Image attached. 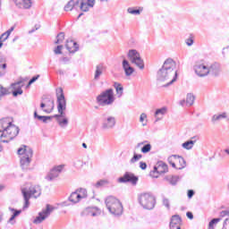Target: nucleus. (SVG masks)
I'll return each instance as SVG.
<instances>
[{
	"mask_svg": "<svg viewBox=\"0 0 229 229\" xmlns=\"http://www.w3.org/2000/svg\"><path fill=\"white\" fill-rule=\"evenodd\" d=\"M178 78V71H176V62L172 58L166 59L160 70L157 72V81H166L163 87H169L176 81Z\"/></svg>",
	"mask_w": 229,
	"mask_h": 229,
	"instance_id": "1",
	"label": "nucleus"
},
{
	"mask_svg": "<svg viewBox=\"0 0 229 229\" xmlns=\"http://www.w3.org/2000/svg\"><path fill=\"white\" fill-rule=\"evenodd\" d=\"M57 98V110L59 114H55L54 117L56 119L61 128H67L69 125V119L65 117L64 110L67 109V100H65V95H64V89L59 88L56 90Z\"/></svg>",
	"mask_w": 229,
	"mask_h": 229,
	"instance_id": "2",
	"label": "nucleus"
},
{
	"mask_svg": "<svg viewBox=\"0 0 229 229\" xmlns=\"http://www.w3.org/2000/svg\"><path fill=\"white\" fill-rule=\"evenodd\" d=\"M63 207H69L67 202L58 203L57 206H53L51 204H47L46 208H43L42 210L38 214V216L33 220L34 225H40L44 223L55 212V210H58V208H62Z\"/></svg>",
	"mask_w": 229,
	"mask_h": 229,
	"instance_id": "3",
	"label": "nucleus"
},
{
	"mask_svg": "<svg viewBox=\"0 0 229 229\" xmlns=\"http://www.w3.org/2000/svg\"><path fill=\"white\" fill-rule=\"evenodd\" d=\"M18 155L20 156V164L21 169L28 170L30 164H31V158H33V149L31 148L23 145L18 149Z\"/></svg>",
	"mask_w": 229,
	"mask_h": 229,
	"instance_id": "4",
	"label": "nucleus"
},
{
	"mask_svg": "<svg viewBox=\"0 0 229 229\" xmlns=\"http://www.w3.org/2000/svg\"><path fill=\"white\" fill-rule=\"evenodd\" d=\"M19 135V127L9 122V125L5 128L4 132L0 135L1 142L8 143L10 140H13L15 137Z\"/></svg>",
	"mask_w": 229,
	"mask_h": 229,
	"instance_id": "5",
	"label": "nucleus"
},
{
	"mask_svg": "<svg viewBox=\"0 0 229 229\" xmlns=\"http://www.w3.org/2000/svg\"><path fill=\"white\" fill-rule=\"evenodd\" d=\"M23 198L25 201H30V199H37L42 194V190L38 185L30 184L21 190Z\"/></svg>",
	"mask_w": 229,
	"mask_h": 229,
	"instance_id": "6",
	"label": "nucleus"
},
{
	"mask_svg": "<svg viewBox=\"0 0 229 229\" xmlns=\"http://www.w3.org/2000/svg\"><path fill=\"white\" fill-rule=\"evenodd\" d=\"M97 101L100 106H108L110 105H114V101H115V97H114V89H108L100 93L97 97Z\"/></svg>",
	"mask_w": 229,
	"mask_h": 229,
	"instance_id": "7",
	"label": "nucleus"
},
{
	"mask_svg": "<svg viewBox=\"0 0 229 229\" xmlns=\"http://www.w3.org/2000/svg\"><path fill=\"white\" fill-rule=\"evenodd\" d=\"M127 58H129L131 64H133L134 65H136V67H139L140 71L144 69V60L140 56V53H139V51H137L136 49L129 50L127 54Z\"/></svg>",
	"mask_w": 229,
	"mask_h": 229,
	"instance_id": "8",
	"label": "nucleus"
},
{
	"mask_svg": "<svg viewBox=\"0 0 229 229\" xmlns=\"http://www.w3.org/2000/svg\"><path fill=\"white\" fill-rule=\"evenodd\" d=\"M116 124L117 119H115V116L106 113L102 114V130H114Z\"/></svg>",
	"mask_w": 229,
	"mask_h": 229,
	"instance_id": "9",
	"label": "nucleus"
},
{
	"mask_svg": "<svg viewBox=\"0 0 229 229\" xmlns=\"http://www.w3.org/2000/svg\"><path fill=\"white\" fill-rule=\"evenodd\" d=\"M168 163L171 164L174 169H185L187 162L185 159L178 155H172L168 157Z\"/></svg>",
	"mask_w": 229,
	"mask_h": 229,
	"instance_id": "10",
	"label": "nucleus"
},
{
	"mask_svg": "<svg viewBox=\"0 0 229 229\" xmlns=\"http://www.w3.org/2000/svg\"><path fill=\"white\" fill-rule=\"evenodd\" d=\"M89 198V193L85 188H78L68 197V201H81Z\"/></svg>",
	"mask_w": 229,
	"mask_h": 229,
	"instance_id": "11",
	"label": "nucleus"
},
{
	"mask_svg": "<svg viewBox=\"0 0 229 229\" xmlns=\"http://www.w3.org/2000/svg\"><path fill=\"white\" fill-rule=\"evenodd\" d=\"M167 171H169L167 164L164 163V161H158L154 166V170L149 173V176L151 178H158V174H165Z\"/></svg>",
	"mask_w": 229,
	"mask_h": 229,
	"instance_id": "12",
	"label": "nucleus"
},
{
	"mask_svg": "<svg viewBox=\"0 0 229 229\" xmlns=\"http://www.w3.org/2000/svg\"><path fill=\"white\" fill-rule=\"evenodd\" d=\"M208 67L209 66L205 62L199 61L195 63L193 69L197 76L199 78H205L206 76H208Z\"/></svg>",
	"mask_w": 229,
	"mask_h": 229,
	"instance_id": "13",
	"label": "nucleus"
},
{
	"mask_svg": "<svg viewBox=\"0 0 229 229\" xmlns=\"http://www.w3.org/2000/svg\"><path fill=\"white\" fill-rule=\"evenodd\" d=\"M106 207L110 214H112L113 216L123 215V204L121 203V201L106 202Z\"/></svg>",
	"mask_w": 229,
	"mask_h": 229,
	"instance_id": "14",
	"label": "nucleus"
},
{
	"mask_svg": "<svg viewBox=\"0 0 229 229\" xmlns=\"http://www.w3.org/2000/svg\"><path fill=\"white\" fill-rule=\"evenodd\" d=\"M101 212V208L98 207H88L81 211V217H98Z\"/></svg>",
	"mask_w": 229,
	"mask_h": 229,
	"instance_id": "15",
	"label": "nucleus"
},
{
	"mask_svg": "<svg viewBox=\"0 0 229 229\" xmlns=\"http://www.w3.org/2000/svg\"><path fill=\"white\" fill-rule=\"evenodd\" d=\"M118 182L120 183H132V185H137V182H139V177L135 176V174L126 172L123 176L120 177L118 179Z\"/></svg>",
	"mask_w": 229,
	"mask_h": 229,
	"instance_id": "16",
	"label": "nucleus"
},
{
	"mask_svg": "<svg viewBox=\"0 0 229 229\" xmlns=\"http://www.w3.org/2000/svg\"><path fill=\"white\" fill-rule=\"evenodd\" d=\"M63 170H64L63 165L55 166L47 174V175L46 176V180H47V182H53V180L60 176V173H62Z\"/></svg>",
	"mask_w": 229,
	"mask_h": 229,
	"instance_id": "17",
	"label": "nucleus"
},
{
	"mask_svg": "<svg viewBox=\"0 0 229 229\" xmlns=\"http://www.w3.org/2000/svg\"><path fill=\"white\" fill-rule=\"evenodd\" d=\"M221 72L222 69L219 63H213L208 66V74H211V76L217 78L218 76H221Z\"/></svg>",
	"mask_w": 229,
	"mask_h": 229,
	"instance_id": "18",
	"label": "nucleus"
},
{
	"mask_svg": "<svg viewBox=\"0 0 229 229\" xmlns=\"http://www.w3.org/2000/svg\"><path fill=\"white\" fill-rule=\"evenodd\" d=\"M182 217L178 215H174L170 221V229H182Z\"/></svg>",
	"mask_w": 229,
	"mask_h": 229,
	"instance_id": "19",
	"label": "nucleus"
},
{
	"mask_svg": "<svg viewBox=\"0 0 229 229\" xmlns=\"http://www.w3.org/2000/svg\"><path fill=\"white\" fill-rule=\"evenodd\" d=\"M139 201H157V197L151 192H144L138 195Z\"/></svg>",
	"mask_w": 229,
	"mask_h": 229,
	"instance_id": "20",
	"label": "nucleus"
},
{
	"mask_svg": "<svg viewBox=\"0 0 229 229\" xmlns=\"http://www.w3.org/2000/svg\"><path fill=\"white\" fill-rule=\"evenodd\" d=\"M65 47L69 51V53L72 54L76 53L80 49V46L74 40H67Z\"/></svg>",
	"mask_w": 229,
	"mask_h": 229,
	"instance_id": "21",
	"label": "nucleus"
},
{
	"mask_svg": "<svg viewBox=\"0 0 229 229\" xmlns=\"http://www.w3.org/2000/svg\"><path fill=\"white\" fill-rule=\"evenodd\" d=\"M122 65H123V69L125 72V76H131V74H133V72H135V69L133 67H131V65L130 64V62H128V60L123 59Z\"/></svg>",
	"mask_w": 229,
	"mask_h": 229,
	"instance_id": "22",
	"label": "nucleus"
},
{
	"mask_svg": "<svg viewBox=\"0 0 229 229\" xmlns=\"http://www.w3.org/2000/svg\"><path fill=\"white\" fill-rule=\"evenodd\" d=\"M12 87L15 89L14 91H13V96H14V98H17V96H21L22 87H24V85L22 84V81L13 83Z\"/></svg>",
	"mask_w": 229,
	"mask_h": 229,
	"instance_id": "23",
	"label": "nucleus"
},
{
	"mask_svg": "<svg viewBox=\"0 0 229 229\" xmlns=\"http://www.w3.org/2000/svg\"><path fill=\"white\" fill-rule=\"evenodd\" d=\"M165 114H167V108L165 106L157 109L154 114V117L156 118L155 123L162 121Z\"/></svg>",
	"mask_w": 229,
	"mask_h": 229,
	"instance_id": "24",
	"label": "nucleus"
},
{
	"mask_svg": "<svg viewBox=\"0 0 229 229\" xmlns=\"http://www.w3.org/2000/svg\"><path fill=\"white\" fill-rule=\"evenodd\" d=\"M18 8H24L25 10H30L31 8V0H13Z\"/></svg>",
	"mask_w": 229,
	"mask_h": 229,
	"instance_id": "25",
	"label": "nucleus"
},
{
	"mask_svg": "<svg viewBox=\"0 0 229 229\" xmlns=\"http://www.w3.org/2000/svg\"><path fill=\"white\" fill-rule=\"evenodd\" d=\"M192 140H188L184 143L182 144V148H183V149H192V148H194V144H196V142L198 141V136H193L191 138Z\"/></svg>",
	"mask_w": 229,
	"mask_h": 229,
	"instance_id": "26",
	"label": "nucleus"
},
{
	"mask_svg": "<svg viewBox=\"0 0 229 229\" xmlns=\"http://www.w3.org/2000/svg\"><path fill=\"white\" fill-rule=\"evenodd\" d=\"M78 4H80V1L70 0L64 6V12H72L74 6H78Z\"/></svg>",
	"mask_w": 229,
	"mask_h": 229,
	"instance_id": "27",
	"label": "nucleus"
},
{
	"mask_svg": "<svg viewBox=\"0 0 229 229\" xmlns=\"http://www.w3.org/2000/svg\"><path fill=\"white\" fill-rule=\"evenodd\" d=\"M10 118H4L0 120V133H4V131L10 125Z\"/></svg>",
	"mask_w": 229,
	"mask_h": 229,
	"instance_id": "28",
	"label": "nucleus"
},
{
	"mask_svg": "<svg viewBox=\"0 0 229 229\" xmlns=\"http://www.w3.org/2000/svg\"><path fill=\"white\" fill-rule=\"evenodd\" d=\"M6 59L0 56V78L6 74Z\"/></svg>",
	"mask_w": 229,
	"mask_h": 229,
	"instance_id": "29",
	"label": "nucleus"
},
{
	"mask_svg": "<svg viewBox=\"0 0 229 229\" xmlns=\"http://www.w3.org/2000/svg\"><path fill=\"white\" fill-rule=\"evenodd\" d=\"M140 205L143 207L145 210H153L155 208V201H140Z\"/></svg>",
	"mask_w": 229,
	"mask_h": 229,
	"instance_id": "30",
	"label": "nucleus"
},
{
	"mask_svg": "<svg viewBox=\"0 0 229 229\" xmlns=\"http://www.w3.org/2000/svg\"><path fill=\"white\" fill-rule=\"evenodd\" d=\"M228 115L226 114V113L214 114L211 118V122L213 123V124H216V123L223 121V119H226Z\"/></svg>",
	"mask_w": 229,
	"mask_h": 229,
	"instance_id": "31",
	"label": "nucleus"
},
{
	"mask_svg": "<svg viewBox=\"0 0 229 229\" xmlns=\"http://www.w3.org/2000/svg\"><path fill=\"white\" fill-rule=\"evenodd\" d=\"M54 116H44V115H39L37 111L34 112V119H38V121H41V123H47L48 121H51Z\"/></svg>",
	"mask_w": 229,
	"mask_h": 229,
	"instance_id": "32",
	"label": "nucleus"
},
{
	"mask_svg": "<svg viewBox=\"0 0 229 229\" xmlns=\"http://www.w3.org/2000/svg\"><path fill=\"white\" fill-rule=\"evenodd\" d=\"M142 7H129L127 9V13H130L131 15H140L142 13Z\"/></svg>",
	"mask_w": 229,
	"mask_h": 229,
	"instance_id": "33",
	"label": "nucleus"
},
{
	"mask_svg": "<svg viewBox=\"0 0 229 229\" xmlns=\"http://www.w3.org/2000/svg\"><path fill=\"white\" fill-rule=\"evenodd\" d=\"M103 71H105V66L103 64H98L96 66L94 80H99L101 74H103Z\"/></svg>",
	"mask_w": 229,
	"mask_h": 229,
	"instance_id": "34",
	"label": "nucleus"
},
{
	"mask_svg": "<svg viewBox=\"0 0 229 229\" xmlns=\"http://www.w3.org/2000/svg\"><path fill=\"white\" fill-rule=\"evenodd\" d=\"M55 110V101L49 100L47 104H46V108L43 109L45 114H51Z\"/></svg>",
	"mask_w": 229,
	"mask_h": 229,
	"instance_id": "35",
	"label": "nucleus"
},
{
	"mask_svg": "<svg viewBox=\"0 0 229 229\" xmlns=\"http://www.w3.org/2000/svg\"><path fill=\"white\" fill-rule=\"evenodd\" d=\"M196 101V97L192 93H188L186 96V105L187 106H192Z\"/></svg>",
	"mask_w": 229,
	"mask_h": 229,
	"instance_id": "36",
	"label": "nucleus"
},
{
	"mask_svg": "<svg viewBox=\"0 0 229 229\" xmlns=\"http://www.w3.org/2000/svg\"><path fill=\"white\" fill-rule=\"evenodd\" d=\"M114 87L115 89L118 98H121V96H123V91L124 90V89L123 88V85H121V83L119 82H114Z\"/></svg>",
	"mask_w": 229,
	"mask_h": 229,
	"instance_id": "37",
	"label": "nucleus"
},
{
	"mask_svg": "<svg viewBox=\"0 0 229 229\" xmlns=\"http://www.w3.org/2000/svg\"><path fill=\"white\" fill-rule=\"evenodd\" d=\"M79 1V4L80 5V10H81V12H89V8H90L85 1L83 0H77Z\"/></svg>",
	"mask_w": 229,
	"mask_h": 229,
	"instance_id": "38",
	"label": "nucleus"
},
{
	"mask_svg": "<svg viewBox=\"0 0 229 229\" xmlns=\"http://www.w3.org/2000/svg\"><path fill=\"white\" fill-rule=\"evenodd\" d=\"M146 119H148V114H146L145 113H142L140 116V123H142V126H148V120Z\"/></svg>",
	"mask_w": 229,
	"mask_h": 229,
	"instance_id": "39",
	"label": "nucleus"
},
{
	"mask_svg": "<svg viewBox=\"0 0 229 229\" xmlns=\"http://www.w3.org/2000/svg\"><path fill=\"white\" fill-rule=\"evenodd\" d=\"M56 41L55 42V44H62V42H64V39L65 38V34L64 32H60L58 35H57V38H56Z\"/></svg>",
	"mask_w": 229,
	"mask_h": 229,
	"instance_id": "40",
	"label": "nucleus"
},
{
	"mask_svg": "<svg viewBox=\"0 0 229 229\" xmlns=\"http://www.w3.org/2000/svg\"><path fill=\"white\" fill-rule=\"evenodd\" d=\"M142 158V154H134L132 158L130 160L131 164H135V162H139Z\"/></svg>",
	"mask_w": 229,
	"mask_h": 229,
	"instance_id": "41",
	"label": "nucleus"
},
{
	"mask_svg": "<svg viewBox=\"0 0 229 229\" xmlns=\"http://www.w3.org/2000/svg\"><path fill=\"white\" fill-rule=\"evenodd\" d=\"M151 151V144L148 143L145 144L142 148H141V153H149Z\"/></svg>",
	"mask_w": 229,
	"mask_h": 229,
	"instance_id": "42",
	"label": "nucleus"
},
{
	"mask_svg": "<svg viewBox=\"0 0 229 229\" xmlns=\"http://www.w3.org/2000/svg\"><path fill=\"white\" fill-rule=\"evenodd\" d=\"M219 221H221V218H213L209 224H208V228L209 229H214V225H217V223H219Z\"/></svg>",
	"mask_w": 229,
	"mask_h": 229,
	"instance_id": "43",
	"label": "nucleus"
},
{
	"mask_svg": "<svg viewBox=\"0 0 229 229\" xmlns=\"http://www.w3.org/2000/svg\"><path fill=\"white\" fill-rule=\"evenodd\" d=\"M64 49V46L59 45L54 49L55 55H62V50Z\"/></svg>",
	"mask_w": 229,
	"mask_h": 229,
	"instance_id": "44",
	"label": "nucleus"
},
{
	"mask_svg": "<svg viewBox=\"0 0 229 229\" xmlns=\"http://www.w3.org/2000/svg\"><path fill=\"white\" fill-rule=\"evenodd\" d=\"M186 46H192L194 44V38L192 36H190V38L185 39Z\"/></svg>",
	"mask_w": 229,
	"mask_h": 229,
	"instance_id": "45",
	"label": "nucleus"
},
{
	"mask_svg": "<svg viewBox=\"0 0 229 229\" xmlns=\"http://www.w3.org/2000/svg\"><path fill=\"white\" fill-rule=\"evenodd\" d=\"M178 176H172L170 179H169V183H171V185H176V183H178Z\"/></svg>",
	"mask_w": 229,
	"mask_h": 229,
	"instance_id": "46",
	"label": "nucleus"
},
{
	"mask_svg": "<svg viewBox=\"0 0 229 229\" xmlns=\"http://www.w3.org/2000/svg\"><path fill=\"white\" fill-rule=\"evenodd\" d=\"M6 95H8V89L3 88V86L0 85V98H3V96Z\"/></svg>",
	"mask_w": 229,
	"mask_h": 229,
	"instance_id": "47",
	"label": "nucleus"
},
{
	"mask_svg": "<svg viewBox=\"0 0 229 229\" xmlns=\"http://www.w3.org/2000/svg\"><path fill=\"white\" fill-rule=\"evenodd\" d=\"M9 210L13 212V216H14V217H17V216H20V214L22 212V210H17L13 208H9Z\"/></svg>",
	"mask_w": 229,
	"mask_h": 229,
	"instance_id": "48",
	"label": "nucleus"
},
{
	"mask_svg": "<svg viewBox=\"0 0 229 229\" xmlns=\"http://www.w3.org/2000/svg\"><path fill=\"white\" fill-rule=\"evenodd\" d=\"M38 78H40V75H36V76L32 77L30 79V81H29L27 87H30L32 83H35V81H37V80H38Z\"/></svg>",
	"mask_w": 229,
	"mask_h": 229,
	"instance_id": "49",
	"label": "nucleus"
},
{
	"mask_svg": "<svg viewBox=\"0 0 229 229\" xmlns=\"http://www.w3.org/2000/svg\"><path fill=\"white\" fill-rule=\"evenodd\" d=\"M86 4L89 8H94V4H96V0H87Z\"/></svg>",
	"mask_w": 229,
	"mask_h": 229,
	"instance_id": "50",
	"label": "nucleus"
},
{
	"mask_svg": "<svg viewBox=\"0 0 229 229\" xmlns=\"http://www.w3.org/2000/svg\"><path fill=\"white\" fill-rule=\"evenodd\" d=\"M105 183H106V181H105V180L98 181L95 184V187H97V189H98V187H103V185H105Z\"/></svg>",
	"mask_w": 229,
	"mask_h": 229,
	"instance_id": "51",
	"label": "nucleus"
},
{
	"mask_svg": "<svg viewBox=\"0 0 229 229\" xmlns=\"http://www.w3.org/2000/svg\"><path fill=\"white\" fill-rule=\"evenodd\" d=\"M8 38H9V36H7L4 32L0 36L1 42H6Z\"/></svg>",
	"mask_w": 229,
	"mask_h": 229,
	"instance_id": "52",
	"label": "nucleus"
},
{
	"mask_svg": "<svg viewBox=\"0 0 229 229\" xmlns=\"http://www.w3.org/2000/svg\"><path fill=\"white\" fill-rule=\"evenodd\" d=\"M222 229H229V218H225Z\"/></svg>",
	"mask_w": 229,
	"mask_h": 229,
	"instance_id": "53",
	"label": "nucleus"
},
{
	"mask_svg": "<svg viewBox=\"0 0 229 229\" xmlns=\"http://www.w3.org/2000/svg\"><path fill=\"white\" fill-rule=\"evenodd\" d=\"M140 167L142 169V171H145V169H148V165L145 162H140Z\"/></svg>",
	"mask_w": 229,
	"mask_h": 229,
	"instance_id": "54",
	"label": "nucleus"
},
{
	"mask_svg": "<svg viewBox=\"0 0 229 229\" xmlns=\"http://www.w3.org/2000/svg\"><path fill=\"white\" fill-rule=\"evenodd\" d=\"M13 30H15V26L11 27L7 31H5L4 33L6 34L7 37H10V35H12V32L13 31Z\"/></svg>",
	"mask_w": 229,
	"mask_h": 229,
	"instance_id": "55",
	"label": "nucleus"
},
{
	"mask_svg": "<svg viewBox=\"0 0 229 229\" xmlns=\"http://www.w3.org/2000/svg\"><path fill=\"white\" fill-rule=\"evenodd\" d=\"M106 201H117V199L114 196H107Z\"/></svg>",
	"mask_w": 229,
	"mask_h": 229,
	"instance_id": "56",
	"label": "nucleus"
},
{
	"mask_svg": "<svg viewBox=\"0 0 229 229\" xmlns=\"http://www.w3.org/2000/svg\"><path fill=\"white\" fill-rule=\"evenodd\" d=\"M186 216H187L188 219H194V215H192V212H191V211H188L186 213Z\"/></svg>",
	"mask_w": 229,
	"mask_h": 229,
	"instance_id": "57",
	"label": "nucleus"
},
{
	"mask_svg": "<svg viewBox=\"0 0 229 229\" xmlns=\"http://www.w3.org/2000/svg\"><path fill=\"white\" fill-rule=\"evenodd\" d=\"M221 217H225V216H229V211L228 210H224L220 213Z\"/></svg>",
	"mask_w": 229,
	"mask_h": 229,
	"instance_id": "58",
	"label": "nucleus"
},
{
	"mask_svg": "<svg viewBox=\"0 0 229 229\" xmlns=\"http://www.w3.org/2000/svg\"><path fill=\"white\" fill-rule=\"evenodd\" d=\"M192 196H194V191L192 190H189L188 191V198L191 199V198H192Z\"/></svg>",
	"mask_w": 229,
	"mask_h": 229,
	"instance_id": "59",
	"label": "nucleus"
},
{
	"mask_svg": "<svg viewBox=\"0 0 229 229\" xmlns=\"http://www.w3.org/2000/svg\"><path fill=\"white\" fill-rule=\"evenodd\" d=\"M26 208H30V201H25L23 205V210H26Z\"/></svg>",
	"mask_w": 229,
	"mask_h": 229,
	"instance_id": "60",
	"label": "nucleus"
},
{
	"mask_svg": "<svg viewBox=\"0 0 229 229\" xmlns=\"http://www.w3.org/2000/svg\"><path fill=\"white\" fill-rule=\"evenodd\" d=\"M13 219H15V216L12 215V216L9 219V223L14 224Z\"/></svg>",
	"mask_w": 229,
	"mask_h": 229,
	"instance_id": "61",
	"label": "nucleus"
},
{
	"mask_svg": "<svg viewBox=\"0 0 229 229\" xmlns=\"http://www.w3.org/2000/svg\"><path fill=\"white\" fill-rule=\"evenodd\" d=\"M185 103H187V100H185V99L181 100L180 101L181 106H183L185 105Z\"/></svg>",
	"mask_w": 229,
	"mask_h": 229,
	"instance_id": "62",
	"label": "nucleus"
},
{
	"mask_svg": "<svg viewBox=\"0 0 229 229\" xmlns=\"http://www.w3.org/2000/svg\"><path fill=\"white\" fill-rule=\"evenodd\" d=\"M40 108H46V104L44 102L40 104Z\"/></svg>",
	"mask_w": 229,
	"mask_h": 229,
	"instance_id": "63",
	"label": "nucleus"
},
{
	"mask_svg": "<svg viewBox=\"0 0 229 229\" xmlns=\"http://www.w3.org/2000/svg\"><path fill=\"white\" fill-rule=\"evenodd\" d=\"M164 205L166 207V208H169V202H165Z\"/></svg>",
	"mask_w": 229,
	"mask_h": 229,
	"instance_id": "64",
	"label": "nucleus"
}]
</instances>
